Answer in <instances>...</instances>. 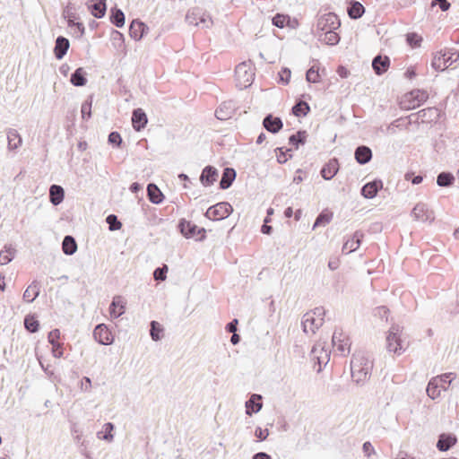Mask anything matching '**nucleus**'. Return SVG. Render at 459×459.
Returning <instances> with one entry per match:
<instances>
[{
  "instance_id": "obj_1",
  "label": "nucleus",
  "mask_w": 459,
  "mask_h": 459,
  "mask_svg": "<svg viewBox=\"0 0 459 459\" xmlns=\"http://www.w3.org/2000/svg\"><path fill=\"white\" fill-rule=\"evenodd\" d=\"M373 363L363 354L353 355L351 361V377L357 385H363L371 376Z\"/></svg>"
},
{
  "instance_id": "obj_2",
  "label": "nucleus",
  "mask_w": 459,
  "mask_h": 459,
  "mask_svg": "<svg viewBox=\"0 0 459 459\" xmlns=\"http://www.w3.org/2000/svg\"><path fill=\"white\" fill-rule=\"evenodd\" d=\"M255 73L251 62H242L235 68V79L237 86L240 89H246L250 86L254 81Z\"/></svg>"
},
{
  "instance_id": "obj_3",
  "label": "nucleus",
  "mask_w": 459,
  "mask_h": 459,
  "mask_svg": "<svg viewBox=\"0 0 459 459\" xmlns=\"http://www.w3.org/2000/svg\"><path fill=\"white\" fill-rule=\"evenodd\" d=\"M402 328L398 325H393L386 336V349L390 352L400 355L405 351L404 342L401 337Z\"/></svg>"
},
{
  "instance_id": "obj_4",
  "label": "nucleus",
  "mask_w": 459,
  "mask_h": 459,
  "mask_svg": "<svg viewBox=\"0 0 459 459\" xmlns=\"http://www.w3.org/2000/svg\"><path fill=\"white\" fill-rule=\"evenodd\" d=\"M180 233L186 238H195L202 241L205 238L206 230L186 219H180L178 224Z\"/></svg>"
},
{
  "instance_id": "obj_5",
  "label": "nucleus",
  "mask_w": 459,
  "mask_h": 459,
  "mask_svg": "<svg viewBox=\"0 0 459 459\" xmlns=\"http://www.w3.org/2000/svg\"><path fill=\"white\" fill-rule=\"evenodd\" d=\"M186 22L190 25L210 28L212 25V17L202 8L195 7L186 13Z\"/></svg>"
},
{
  "instance_id": "obj_6",
  "label": "nucleus",
  "mask_w": 459,
  "mask_h": 459,
  "mask_svg": "<svg viewBox=\"0 0 459 459\" xmlns=\"http://www.w3.org/2000/svg\"><path fill=\"white\" fill-rule=\"evenodd\" d=\"M232 212L233 208L228 202H221L209 207L204 216L209 220L221 221L228 218Z\"/></svg>"
},
{
  "instance_id": "obj_7",
  "label": "nucleus",
  "mask_w": 459,
  "mask_h": 459,
  "mask_svg": "<svg viewBox=\"0 0 459 459\" xmlns=\"http://www.w3.org/2000/svg\"><path fill=\"white\" fill-rule=\"evenodd\" d=\"M76 9L75 6L69 3L65 8L63 11V17L67 21V25L69 28H74L76 30L74 33H76L78 38H81L85 33V27L82 22H76L77 15L75 13Z\"/></svg>"
},
{
  "instance_id": "obj_8",
  "label": "nucleus",
  "mask_w": 459,
  "mask_h": 459,
  "mask_svg": "<svg viewBox=\"0 0 459 459\" xmlns=\"http://www.w3.org/2000/svg\"><path fill=\"white\" fill-rule=\"evenodd\" d=\"M456 377V374L454 372L445 373L440 376H437L433 378H431L427 386V394L429 398L432 400L437 398L440 395V387L439 383L440 381H445L446 379H448V386L452 385L453 380Z\"/></svg>"
},
{
  "instance_id": "obj_9",
  "label": "nucleus",
  "mask_w": 459,
  "mask_h": 459,
  "mask_svg": "<svg viewBox=\"0 0 459 459\" xmlns=\"http://www.w3.org/2000/svg\"><path fill=\"white\" fill-rule=\"evenodd\" d=\"M341 26V21L333 13H328L318 18L316 22L317 32L336 30Z\"/></svg>"
},
{
  "instance_id": "obj_10",
  "label": "nucleus",
  "mask_w": 459,
  "mask_h": 459,
  "mask_svg": "<svg viewBox=\"0 0 459 459\" xmlns=\"http://www.w3.org/2000/svg\"><path fill=\"white\" fill-rule=\"evenodd\" d=\"M411 216L415 221L422 222L433 221L435 219L434 212L430 211L426 204H417L411 211Z\"/></svg>"
},
{
  "instance_id": "obj_11",
  "label": "nucleus",
  "mask_w": 459,
  "mask_h": 459,
  "mask_svg": "<svg viewBox=\"0 0 459 459\" xmlns=\"http://www.w3.org/2000/svg\"><path fill=\"white\" fill-rule=\"evenodd\" d=\"M93 337L101 345H109L114 342L111 332L104 324H100L94 328Z\"/></svg>"
},
{
  "instance_id": "obj_12",
  "label": "nucleus",
  "mask_w": 459,
  "mask_h": 459,
  "mask_svg": "<svg viewBox=\"0 0 459 459\" xmlns=\"http://www.w3.org/2000/svg\"><path fill=\"white\" fill-rule=\"evenodd\" d=\"M323 324L324 318L316 319L313 316L312 313H305L302 316L301 326L305 333H307L309 331L312 333H316V330H318Z\"/></svg>"
},
{
  "instance_id": "obj_13",
  "label": "nucleus",
  "mask_w": 459,
  "mask_h": 459,
  "mask_svg": "<svg viewBox=\"0 0 459 459\" xmlns=\"http://www.w3.org/2000/svg\"><path fill=\"white\" fill-rule=\"evenodd\" d=\"M312 359L316 360L319 365L318 371L321 370L322 364L326 365L330 359V353L325 349V344L316 342L311 350Z\"/></svg>"
},
{
  "instance_id": "obj_14",
  "label": "nucleus",
  "mask_w": 459,
  "mask_h": 459,
  "mask_svg": "<svg viewBox=\"0 0 459 459\" xmlns=\"http://www.w3.org/2000/svg\"><path fill=\"white\" fill-rule=\"evenodd\" d=\"M332 342L333 346L337 347V351H340L342 356H346L350 353V340L343 336L342 331L336 329L333 332Z\"/></svg>"
},
{
  "instance_id": "obj_15",
  "label": "nucleus",
  "mask_w": 459,
  "mask_h": 459,
  "mask_svg": "<svg viewBox=\"0 0 459 459\" xmlns=\"http://www.w3.org/2000/svg\"><path fill=\"white\" fill-rule=\"evenodd\" d=\"M383 187V182L380 179H374L373 181H370L367 184H365L361 189L360 194L363 197L367 199H372L374 198L378 191L382 189Z\"/></svg>"
},
{
  "instance_id": "obj_16",
  "label": "nucleus",
  "mask_w": 459,
  "mask_h": 459,
  "mask_svg": "<svg viewBox=\"0 0 459 459\" xmlns=\"http://www.w3.org/2000/svg\"><path fill=\"white\" fill-rule=\"evenodd\" d=\"M236 109V105L232 100L222 102L215 110V117L219 120H227L230 118Z\"/></svg>"
},
{
  "instance_id": "obj_17",
  "label": "nucleus",
  "mask_w": 459,
  "mask_h": 459,
  "mask_svg": "<svg viewBox=\"0 0 459 459\" xmlns=\"http://www.w3.org/2000/svg\"><path fill=\"white\" fill-rule=\"evenodd\" d=\"M218 178V170L211 165L204 168L200 175V182L204 186H211Z\"/></svg>"
},
{
  "instance_id": "obj_18",
  "label": "nucleus",
  "mask_w": 459,
  "mask_h": 459,
  "mask_svg": "<svg viewBox=\"0 0 459 459\" xmlns=\"http://www.w3.org/2000/svg\"><path fill=\"white\" fill-rule=\"evenodd\" d=\"M364 237L363 232L360 230H357L353 233V235L346 240V242L342 246V252L346 254H350L351 252L356 251L362 241V238Z\"/></svg>"
},
{
  "instance_id": "obj_19",
  "label": "nucleus",
  "mask_w": 459,
  "mask_h": 459,
  "mask_svg": "<svg viewBox=\"0 0 459 459\" xmlns=\"http://www.w3.org/2000/svg\"><path fill=\"white\" fill-rule=\"evenodd\" d=\"M148 123L146 113L140 108L133 110L132 126L136 132L143 130Z\"/></svg>"
},
{
  "instance_id": "obj_20",
  "label": "nucleus",
  "mask_w": 459,
  "mask_h": 459,
  "mask_svg": "<svg viewBox=\"0 0 459 459\" xmlns=\"http://www.w3.org/2000/svg\"><path fill=\"white\" fill-rule=\"evenodd\" d=\"M263 126L268 132L277 134L282 128L283 123L280 117L268 114L263 120Z\"/></svg>"
},
{
  "instance_id": "obj_21",
  "label": "nucleus",
  "mask_w": 459,
  "mask_h": 459,
  "mask_svg": "<svg viewBox=\"0 0 459 459\" xmlns=\"http://www.w3.org/2000/svg\"><path fill=\"white\" fill-rule=\"evenodd\" d=\"M390 66V58L387 56H376L372 60V68L376 74L382 75Z\"/></svg>"
},
{
  "instance_id": "obj_22",
  "label": "nucleus",
  "mask_w": 459,
  "mask_h": 459,
  "mask_svg": "<svg viewBox=\"0 0 459 459\" xmlns=\"http://www.w3.org/2000/svg\"><path fill=\"white\" fill-rule=\"evenodd\" d=\"M457 442L455 435L451 433H443L438 437L437 448L441 452H446L454 446Z\"/></svg>"
},
{
  "instance_id": "obj_23",
  "label": "nucleus",
  "mask_w": 459,
  "mask_h": 459,
  "mask_svg": "<svg viewBox=\"0 0 459 459\" xmlns=\"http://www.w3.org/2000/svg\"><path fill=\"white\" fill-rule=\"evenodd\" d=\"M437 55L438 60L443 62L445 67H448L459 60V52L453 48L440 50Z\"/></svg>"
},
{
  "instance_id": "obj_24",
  "label": "nucleus",
  "mask_w": 459,
  "mask_h": 459,
  "mask_svg": "<svg viewBox=\"0 0 459 459\" xmlns=\"http://www.w3.org/2000/svg\"><path fill=\"white\" fill-rule=\"evenodd\" d=\"M70 47L68 39L58 36L55 42L54 55L57 60H61L67 53Z\"/></svg>"
},
{
  "instance_id": "obj_25",
  "label": "nucleus",
  "mask_w": 459,
  "mask_h": 459,
  "mask_svg": "<svg viewBox=\"0 0 459 459\" xmlns=\"http://www.w3.org/2000/svg\"><path fill=\"white\" fill-rule=\"evenodd\" d=\"M88 9L92 16L100 19L105 16L107 12V0H91L88 4Z\"/></svg>"
},
{
  "instance_id": "obj_26",
  "label": "nucleus",
  "mask_w": 459,
  "mask_h": 459,
  "mask_svg": "<svg viewBox=\"0 0 459 459\" xmlns=\"http://www.w3.org/2000/svg\"><path fill=\"white\" fill-rule=\"evenodd\" d=\"M148 27L145 23L139 20H134L129 28V34L134 40H140L147 32Z\"/></svg>"
},
{
  "instance_id": "obj_27",
  "label": "nucleus",
  "mask_w": 459,
  "mask_h": 459,
  "mask_svg": "<svg viewBox=\"0 0 459 459\" xmlns=\"http://www.w3.org/2000/svg\"><path fill=\"white\" fill-rule=\"evenodd\" d=\"M126 312V302L123 297L115 296L109 306V314L111 317L118 318Z\"/></svg>"
},
{
  "instance_id": "obj_28",
  "label": "nucleus",
  "mask_w": 459,
  "mask_h": 459,
  "mask_svg": "<svg viewBox=\"0 0 459 459\" xmlns=\"http://www.w3.org/2000/svg\"><path fill=\"white\" fill-rule=\"evenodd\" d=\"M262 395L254 394L246 402V413L248 416H252L254 413H257L263 407V403L261 402Z\"/></svg>"
},
{
  "instance_id": "obj_29",
  "label": "nucleus",
  "mask_w": 459,
  "mask_h": 459,
  "mask_svg": "<svg viewBox=\"0 0 459 459\" xmlns=\"http://www.w3.org/2000/svg\"><path fill=\"white\" fill-rule=\"evenodd\" d=\"M339 170L338 160L333 158L325 163L321 169V176L325 180L332 179Z\"/></svg>"
},
{
  "instance_id": "obj_30",
  "label": "nucleus",
  "mask_w": 459,
  "mask_h": 459,
  "mask_svg": "<svg viewBox=\"0 0 459 459\" xmlns=\"http://www.w3.org/2000/svg\"><path fill=\"white\" fill-rule=\"evenodd\" d=\"M356 161L360 165L368 163L372 159V151L366 145H359L354 152Z\"/></svg>"
},
{
  "instance_id": "obj_31",
  "label": "nucleus",
  "mask_w": 459,
  "mask_h": 459,
  "mask_svg": "<svg viewBox=\"0 0 459 459\" xmlns=\"http://www.w3.org/2000/svg\"><path fill=\"white\" fill-rule=\"evenodd\" d=\"M237 172L233 168H225L223 169L221 178L220 181V188L226 190L231 186L234 180L236 179Z\"/></svg>"
},
{
  "instance_id": "obj_32",
  "label": "nucleus",
  "mask_w": 459,
  "mask_h": 459,
  "mask_svg": "<svg viewBox=\"0 0 459 459\" xmlns=\"http://www.w3.org/2000/svg\"><path fill=\"white\" fill-rule=\"evenodd\" d=\"M7 148L9 151L17 150L22 143V139L17 130L10 128L6 132Z\"/></svg>"
},
{
  "instance_id": "obj_33",
  "label": "nucleus",
  "mask_w": 459,
  "mask_h": 459,
  "mask_svg": "<svg viewBox=\"0 0 459 459\" xmlns=\"http://www.w3.org/2000/svg\"><path fill=\"white\" fill-rule=\"evenodd\" d=\"M318 40L329 45L335 46L340 41V36L335 30H326L322 32H317Z\"/></svg>"
},
{
  "instance_id": "obj_34",
  "label": "nucleus",
  "mask_w": 459,
  "mask_h": 459,
  "mask_svg": "<svg viewBox=\"0 0 459 459\" xmlns=\"http://www.w3.org/2000/svg\"><path fill=\"white\" fill-rule=\"evenodd\" d=\"M65 198V190L61 186L52 185L49 188V201L53 205L60 204Z\"/></svg>"
},
{
  "instance_id": "obj_35",
  "label": "nucleus",
  "mask_w": 459,
  "mask_h": 459,
  "mask_svg": "<svg viewBox=\"0 0 459 459\" xmlns=\"http://www.w3.org/2000/svg\"><path fill=\"white\" fill-rule=\"evenodd\" d=\"M147 195H148L149 201L155 204H160L164 199L163 193L154 183L148 184Z\"/></svg>"
},
{
  "instance_id": "obj_36",
  "label": "nucleus",
  "mask_w": 459,
  "mask_h": 459,
  "mask_svg": "<svg viewBox=\"0 0 459 459\" xmlns=\"http://www.w3.org/2000/svg\"><path fill=\"white\" fill-rule=\"evenodd\" d=\"M40 284L33 281L23 293V299L29 303L33 302L39 295Z\"/></svg>"
},
{
  "instance_id": "obj_37",
  "label": "nucleus",
  "mask_w": 459,
  "mask_h": 459,
  "mask_svg": "<svg viewBox=\"0 0 459 459\" xmlns=\"http://www.w3.org/2000/svg\"><path fill=\"white\" fill-rule=\"evenodd\" d=\"M347 12L351 19L357 20L364 14L365 7L359 2L351 0L347 8Z\"/></svg>"
},
{
  "instance_id": "obj_38",
  "label": "nucleus",
  "mask_w": 459,
  "mask_h": 459,
  "mask_svg": "<svg viewBox=\"0 0 459 459\" xmlns=\"http://www.w3.org/2000/svg\"><path fill=\"white\" fill-rule=\"evenodd\" d=\"M70 82L74 86L82 87L86 85L88 80L86 78V72L82 67L75 69L71 74Z\"/></svg>"
},
{
  "instance_id": "obj_39",
  "label": "nucleus",
  "mask_w": 459,
  "mask_h": 459,
  "mask_svg": "<svg viewBox=\"0 0 459 459\" xmlns=\"http://www.w3.org/2000/svg\"><path fill=\"white\" fill-rule=\"evenodd\" d=\"M109 20L110 22L117 28H122L125 25V14L122 10L117 6L110 9Z\"/></svg>"
},
{
  "instance_id": "obj_40",
  "label": "nucleus",
  "mask_w": 459,
  "mask_h": 459,
  "mask_svg": "<svg viewBox=\"0 0 459 459\" xmlns=\"http://www.w3.org/2000/svg\"><path fill=\"white\" fill-rule=\"evenodd\" d=\"M62 250L66 255H72L77 251V243L73 236L66 235L64 238Z\"/></svg>"
},
{
  "instance_id": "obj_41",
  "label": "nucleus",
  "mask_w": 459,
  "mask_h": 459,
  "mask_svg": "<svg viewBox=\"0 0 459 459\" xmlns=\"http://www.w3.org/2000/svg\"><path fill=\"white\" fill-rule=\"evenodd\" d=\"M307 134L305 130H299L289 137V143L299 149V145H304L307 142Z\"/></svg>"
},
{
  "instance_id": "obj_42",
  "label": "nucleus",
  "mask_w": 459,
  "mask_h": 459,
  "mask_svg": "<svg viewBox=\"0 0 459 459\" xmlns=\"http://www.w3.org/2000/svg\"><path fill=\"white\" fill-rule=\"evenodd\" d=\"M455 183V177L451 172L443 171L437 177V184L441 187H449Z\"/></svg>"
},
{
  "instance_id": "obj_43",
  "label": "nucleus",
  "mask_w": 459,
  "mask_h": 459,
  "mask_svg": "<svg viewBox=\"0 0 459 459\" xmlns=\"http://www.w3.org/2000/svg\"><path fill=\"white\" fill-rule=\"evenodd\" d=\"M16 250L11 245H5L4 249L0 252V264H7L13 258Z\"/></svg>"
},
{
  "instance_id": "obj_44",
  "label": "nucleus",
  "mask_w": 459,
  "mask_h": 459,
  "mask_svg": "<svg viewBox=\"0 0 459 459\" xmlns=\"http://www.w3.org/2000/svg\"><path fill=\"white\" fill-rule=\"evenodd\" d=\"M410 96L412 99L413 102H417L413 104L412 108H414L416 106H420L424 103L429 99V93L424 90H413L410 92Z\"/></svg>"
},
{
  "instance_id": "obj_45",
  "label": "nucleus",
  "mask_w": 459,
  "mask_h": 459,
  "mask_svg": "<svg viewBox=\"0 0 459 459\" xmlns=\"http://www.w3.org/2000/svg\"><path fill=\"white\" fill-rule=\"evenodd\" d=\"M332 218H333V212H331L327 210L321 212L317 215V217L313 224V230H315L317 227L325 226L326 224H328L331 221Z\"/></svg>"
},
{
  "instance_id": "obj_46",
  "label": "nucleus",
  "mask_w": 459,
  "mask_h": 459,
  "mask_svg": "<svg viewBox=\"0 0 459 459\" xmlns=\"http://www.w3.org/2000/svg\"><path fill=\"white\" fill-rule=\"evenodd\" d=\"M93 102V96L90 95L87 99L82 102L81 107V114L82 118L83 120H89L91 117V108Z\"/></svg>"
},
{
  "instance_id": "obj_47",
  "label": "nucleus",
  "mask_w": 459,
  "mask_h": 459,
  "mask_svg": "<svg viewBox=\"0 0 459 459\" xmlns=\"http://www.w3.org/2000/svg\"><path fill=\"white\" fill-rule=\"evenodd\" d=\"M24 327L31 333H37L39 329V322L34 315H27L24 318Z\"/></svg>"
},
{
  "instance_id": "obj_48",
  "label": "nucleus",
  "mask_w": 459,
  "mask_h": 459,
  "mask_svg": "<svg viewBox=\"0 0 459 459\" xmlns=\"http://www.w3.org/2000/svg\"><path fill=\"white\" fill-rule=\"evenodd\" d=\"M115 426L111 422H107L103 425V431L98 432V438L111 442L114 438L112 431Z\"/></svg>"
},
{
  "instance_id": "obj_49",
  "label": "nucleus",
  "mask_w": 459,
  "mask_h": 459,
  "mask_svg": "<svg viewBox=\"0 0 459 459\" xmlns=\"http://www.w3.org/2000/svg\"><path fill=\"white\" fill-rule=\"evenodd\" d=\"M310 111L309 105L305 101L297 102L291 108V112L296 117H305Z\"/></svg>"
},
{
  "instance_id": "obj_50",
  "label": "nucleus",
  "mask_w": 459,
  "mask_h": 459,
  "mask_svg": "<svg viewBox=\"0 0 459 459\" xmlns=\"http://www.w3.org/2000/svg\"><path fill=\"white\" fill-rule=\"evenodd\" d=\"M150 335L152 339L155 342H158L161 339V333L163 332V327L157 321H152L150 324Z\"/></svg>"
},
{
  "instance_id": "obj_51",
  "label": "nucleus",
  "mask_w": 459,
  "mask_h": 459,
  "mask_svg": "<svg viewBox=\"0 0 459 459\" xmlns=\"http://www.w3.org/2000/svg\"><path fill=\"white\" fill-rule=\"evenodd\" d=\"M106 222L108 224V230L110 231L118 230L122 227V223L117 219V216L115 214H109L106 218Z\"/></svg>"
},
{
  "instance_id": "obj_52",
  "label": "nucleus",
  "mask_w": 459,
  "mask_h": 459,
  "mask_svg": "<svg viewBox=\"0 0 459 459\" xmlns=\"http://www.w3.org/2000/svg\"><path fill=\"white\" fill-rule=\"evenodd\" d=\"M306 80L311 83L319 82H320V74L318 72V68H316L315 65L310 67L306 73Z\"/></svg>"
},
{
  "instance_id": "obj_53",
  "label": "nucleus",
  "mask_w": 459,
  "mask_h": 459,
  "mask_svg": "<svg viewBox=\"0 0 459 459\" xmlns=\"http://www.w3.org/2000/svg\"><path fill=\"white\" fill-rule=\"evenodd\" d=\"M406 41L411 48H418L420 46L422 37L416 32H410L406 35Z\"/></svg>"
},
{
  "instance_id": "obj_54",
  "label": "nucleus",
  "mask_w": 459,
  "mask_h": 459,
  "mask_svg": "<svg viewBox=\"0 0 459 459\" xmlns=\"http://www.w3.org/2000/svg\"><path fill=\"white\" fill-rule=\"evenodd\" d=\"M290 21V16L282 13H277L273 16L272 22L274 26L282 29L286 23Z\"/></svg>"
},
{
  "instance_id": "obj_55",
  "label": "nucleus",
  "mask_w": 459,
  "mask_h": 459,
  "mask_svg": "<svg viewBox=\"0 0 459 459\" xmlns=\"http://www.w3.org/2000/svg\"><path fill=\"white\" fill-rule=\"evenodd\" d=\"M108 142L114 147H119L122 143V137L117 131H113L108 134Z\"/></svg>"
},
{
  "instance_id": "obj_56",
  "label": "nucleus",
  "mask_w": 459,
  "mask_h": 459,
  "mask_svg": "<svg viewBox=\"0 0 459 459\" xmlns=\"http://www.w3.org/2000/svg\"><path fill=\"white\" fill-rule=\"evenodd\" d=\"M168 266L163 265L161 267H157L153 272V278L155 281H162L167 277Z\"/></svg>"
},
{
  "instance_id": "obj_57",
  "label": "nucleus",
  "mask_w": 459,
  "mask_h": 459,
  "mask_svg": "<svg viewBox=\"0 0 459 459\" xmlns=\"http://www.w3.org/2000/svg\"><path fill=\"white\" fill-rule=\"evenodd\" d=\"M419 117H420L422 120L425 118H429L432 120V115H437V109L435 108H429L421 109L418 112Z\"/></svg>"
},
{
  "instance_id": "obj_58",
  "label": "nucleus",
  "mask_w": 459,
  "mask_h": 459,
  "mask_svg": "<svg viewBox=\"0 0 459 459\" xmlns=\"http://www.w3.org/2000/svg\"><path fill=\"white\" fill-rule=\"evenodd\" d=\"M275 152L278 162L282 164L288 160L286 153L291 152V149H284L283 147H278L276 148Z\"/></svg>"
},
{
  "instance_id": "obj_59",
  "label": "nucleus",
  "mask_w": 459,
  "mask_h": 459,
  "mask_svg": "<svg viewBox=\"0 0 459 459\" xmlns=\"http://www.w3.org/2000/svg\"><path fill=\"white\" fill-rule=\"evenodd\" d=\"M291 72L287 67H282L279 72V82L283 84H288L290 79Z\"/></svg>"
},
{
  "instance_id": "obj_60",
  "label": "nucleus",
  "mask_w": 459,
  "mask_h": 459,
  "mask_svg": "<svg viewBox=\"0 0 459 459\" xmlns=\"http://www.w3.org/2000/svg\"><path fill=\"white\" fill-rule=\"evenodd\" d=\"M255 436L258 439V441H264L269 436L268 429H262L261 427H256L255 429Z\"/></svg>"
},
{
  "instance_id": "obj_61",
  "label": "nucleus",
  "mask_w": 459,
  "mask_h": 459,
  "mask_svg": "<svg viewBox=\"0 0 459 459\" xmlns=\"http://www.w3.org/2000/svg\"><path fill=\"white\" fill-rule=\"evenodd\" d=\"M59 338H60V331H59V329H54V330L50 331L49 333H48V342L51 345L58 343V339Z\"/></svg>"
},
{
  "instance_id": "obj_62",
  "label": "nucleus",
  "mask_w": 459,
  "mask_h": 459,
  "mask_svg": "<svg viewBox=\"0 0 459 459\" xmlns=\"http://www.w3.org/2000/svg\"><path fill=\"white\" fill-rule=\"evenodd\" d=\"M404 178L406 180H411V184L413 185H419L422 182L423 180V177L420 176V175H418V176H413V173L412 172H407L405 175H404Z\"/></svg>"
},
{
  "instance_id": "obj_63",
  "label": "nucleus",
  "mask_w": 459,
  "mask_h": 459,
  "mask_svg": "<svg viewBox=\"0 0 459 459\" xmlns=\"http://www.w3.org/2000/svg\"><path fill=\"white\" fill-rule=\"evenodd\" d=\"M432 5H438L443 12L448 11L451 6L447 0H432Z\"/></svg>"
},
{
  "instance_id": "obj_64",
  "label": "nucleus",
  "mask_w": 459,
  "mask_h": 459,
  "mask_svg": "<svg viewBox=\"0 0 459 459\" xmlns=\"http://www.w3.org/2000/svg\"><path fill=\"white\" fill-rule=\"evenodd\" d=\"M52 353L55 358H61L63 356V347L61 343L52 345Z\"/></svg>"
}]
</instances>
